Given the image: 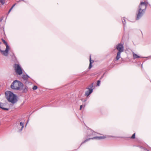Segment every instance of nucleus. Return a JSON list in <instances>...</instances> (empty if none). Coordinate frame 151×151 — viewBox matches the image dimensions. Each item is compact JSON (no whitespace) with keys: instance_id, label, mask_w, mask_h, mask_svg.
<instances>
[{"instance_id":"obj_1","label":"nucleus","mask_w":151,"mask_h":151,"mask_svg":"<svg viewBox=\"0 0 151 151\" xmlns=\"http://www.w3.org/2000/svg\"><path fill=\"white\" fill-rule=\"evenodd\" d=\"M147 4L148 3L146 2L142 1L140 2L136 12V20H139L142 17L145 12Z\"/></svg>"},{"instance_id":"obj_2","label":"nucleus","mask_w":151,"mask_h":151,"mask_svg":"<svg viewBox=\"0 0 151 151\" xmlns=\"http://www.w3.org/2000/svg\"><path fill=\"white\" fill-rule=\"evenodd\" d=\"M5 94L6 98L7 101L14 104L18 101V97L17 95L10 91H7L5 92Z\"/></svg>"},{"instance_id":"obj_3","label":"nucleus","mask_w":151,"mask_h":151,"mask_svg":"<svg viewBox=\"0 0 151 151\" xmlns=\"http://www.w3.org/2000/svg\"><path fill=\"white\" fill-rule=\"evenodd\" d=\"M23 86L24 85L21 82L15 80L12 83L10 87L13 90L21 91Z\"/></svg>"},{"instance_id":"obj_4","label":"nucleus","mask_w":151,"mask_h":151,"mask_svg":"<svg viewBox=\"0 0 151 151\" xmlns=\"http://www.w3.org/2000/svg\"><path fill=\"white\" fill-rule=\"evenodd\" d=\"M116 48L118 50L117 53V55L116 57L115 61L118 60L121 57V53L124 51V47L123 44L122 43L118 44L116 47Z\"/></svg>"},{"instance_id":"obj_5","label":"nucleus","mask_w":151,"mask_h":151,"mask_svg":"<svg viewBox=\"0 0 151 151\" xmlns=\"http://www.w3.org/2000/svg\"><path fill=\"white\" fill-rule=\"evenodd\" d=\"M14 67L17 74L21 75L23 73L22 69L19 64H15Z\"/></svg>"},{"instance_id":"obj_6","label":"nucleus","mask_w":151,"mask_h":151,"mask_svg":"<svg viewBox=\"0 0 151 151\" xmlns=\"http://www.w3.org/2000/svg\"><path fill=\"white\" fill-rule=\"evenodd\" d=\"M93 83H92L86 88V89H87L88 90L85 92L84 95L85 96L87 97L93 92Z\"/></svg>"},{"instance_id":"obj_7","label":"nucleus","mask_w":151,"mask_h":151,"mask_svg":"<svg viewBox=\"0 0 151 151\" xmlns=\"http://www.w3.org/2000/svg\"><path fill=\"white\" fill-rule=\"evenodd\" d=\"M106 137H107L106 136H99V137L96 136V137H94L89 138H88V139H86L83 142H82V143H81V145L80 146V147H80L83 144L85 143V142H87L89 140L91 139H96L99 140V139H104Z\"/></svg>"},{"instance_id":"obj_8","label":"nucleus","mask_w":151,"mask_h":151,"mask_svg":"<svg viewBox=\"0 0 151 151\" xmlns=\"http://www.w3.org/2000/svg\"><path fill=\"white\" fill-rule=\"evenodd\" d=\"M96 133V132L92 130L91 129H89L88 130L87 137H92L94 135H95Z\"/></svg>"},{"instance_id":"obj_9","label":"nucleus","mask_w":151,"mask_h":151,"mask_svg":"<svg viewBox=\"0 0 151 151\" xmlns=\"http://www.w3.org/2000/svg\"><path fill=\"white\" fill-rule=\"evenodd\" d=\"M24 127V124L23 122H21L20 123V124L17 125V128L19 130L18 132H21L23 128Z\"/></svg>"},{"instance_id":"obj_10","label":"nucleus","mask_w":151,"mask_h":151,"mask_svg":"<svg viewBox=\"0 0 151 151\" xmlns=\"http://www.w3.org/2000/svg\"><path fill=\"white\" fill-rule=\"evenodd\" d=\"M6 49L5 50L3 51L1 50V52H2L3 54L5 56L8 55V54L9 50V47H6Z\"/></svg>"},{"instance_id":"obj_11","label":"nucleus","mask_w":151,"mask_h":151,"mask_svg":"<svg viewBox=\"0 0 151 151\" xmlns=\"http://www.w3.org/2000/svg\"><path fill=\"white\" fill-rule=\"evenodd\" d=\"M22 78L23 79L24 81H26V82H27L28 78H30V77L26 73L25 74H23Z\"/></svg>"},{"instance_id":"obj_12","label":"nucleus","mask_w":151,"mask_h":151,"mask_svg":"<svg viewBox=\"0 0 151 151\" xmlns=\"http://www.w3.org/2000/svg\"><path fill=\"white\" fill-rule=\"evenodd\" d=\"M22 92L23 93H26L28 91V87L26 86H25L23 88H22Z\"/></svg>"},{"instance_id":"obj_13","label":"nucleus","mask_w":151,"mask_h":151,"mask_svg":"<svg viewBox=\"0 0 151 151\" xmlns=\"http://www.w3.org/2000/svg\"><path fill=\"white\" fill-rule=\"evenodd\" d=\"M93 62V60H91V55L90 56V63L89 66V68L91 69L92 67V63Z\"/></svg>"},{"instance_id":"obj_14","label":"nucleus","mask_w":151,"mask_h":151,"mask_svg":"<svg viewBox=\"0 0 151 151\" xmlns=\"http://www.w3.org/2000/svg\"><path fill=\"white\" fill-rule=\"evenodd\" d=\"M133 57L134 59H135L137 58H143V57H141L139 56L137 54L133 53ZM143 58H145V57H144Z\"/></svg>"},{"instance_id":"obj_15","label":"nucleus","mask_w":151,"mask_h":151,"mask_svg":"<svg viewBox=\"0 0 151 151\" xmlns=\"http://www.w3.org/2000/svg\"><path fill=\"white\" fill-rule=\"evenodd\" d=\"M1 40L6 45V47H9L7 43L5 40H4L3 38H1Z\"/></svg>"},{"instance_id":"obj_16","label":"nucleus","mask_w":151,"mask_h":151,"mask_svg":"<svg viewBox=\"0 0 151 151\" xmlns=\"http://www.w3.org/2000/svg\"><path fill=\"white\" fill-rule=\"evenodd\" d=\"M122 23H123V24L124 25V27L125 26V25L126 24V22L125 21V19L124 17L123 18V19H122Z\"/></svg>"},{"instance_id":"obj_17","label":"nucleus","mask_w":151,"mask_h":151,"mask_svg":"<svg viewBox=\"0 0 151 151\" xmlns=\"http://www.w3.org/2000/svg\"><path fill=\"white\" fill-rule=\"evenodd\" d=\"M12 58L14 60L15 63H17V60L16 59V58L15 56L14 55V54H13V55L12 56Z\"/></svg>"},{"instance_id":"obj_18","label":"nucleus","mask_w":151,"mask_h":151,"mask_svg":"<svg viewBox=\"0 0 151 151\" xmlns=\"http://www.w3.org/2000/svg\"><path fill=\"white\" fill-rule=\"evenodd\" d=\"M140 148L142 149V151H149L148 150L145 148V147H142L140 146L139 147Z\"/></svg>"},{"instance_id":"obj_19","label":"nucleus","mask_w":151,"mask_h":151,"mask_svg":"<svg viewBox=\"0 0 151 151\" xmlns=\"http://www.w3.org/2000/svg\"><path fill=\"white\" fill-rule=\"evenodd\" d=\"M108 137H117V138H125V137H115V136H108Z\"/></svg>"},{"instance_id":"obj_20","label":"nucleus","mask_w":151,"mask_h":151,"mask_svg":"<svg viewBox=\"0 0 151 151\" xmlns=\"http://www.w3.org/2000/svg\"><path fill=\"white\" fill-rule=\"evenodd\" d=\"M5 3V0H1V3L2 5H4Z\"/></svg>"},{"instance_id":"obj_21","label":"nucleus","mask_w":151,"mask_h":151,"mask_svg":"<svg viewBox=\"0 0 151 151\" xmlns=\"http://www.w3.org/2000/svg\"><path fill=\"white\" fill-rule=\"evenodd\" d=\"M37 86L35 85L34 86L33 88H32V89L34 90H35L37 89Z\"/></svg>"},{"instance_id":"obj_22","label":"nucleus","mask_w":151,"mask_h":151,"mask_svg":"<svg viewBox=\"0 0 151 151\" xmlns=\"http://www.w3.org/2000/svg\"><path fill=\"white\" fill-rule=\"evenodd\" d=\"M135 137V133H134L133 134L132 136L131 137V138L132 139H134Z\"/></svg>"},{"instance_id":"obj_23","label":"nucleus","mask_w":151,"mask_h":151,"mask_svg":"<svg viewBox=\"0 0 151 151\" xmlns=\"http://www.w3.org/2000/svg\"><path fill=\"white\" fill-rule=\"evenodd\" d=\"M100 82H101L100 80H98L97 81V86H99L100 85Z\"/></svg>"},{"instance_id":"obj_24","label":"nucleus","mask_w":151,"mask_h":151,"mask_svg":"<svg viewBox=\"0 0 151 151\" xmlns=\"http://www.w3.org/2000/svg\"><path fill=\"white\" fill-rule=\"evenodd\" d=\"M1 109L3 110L8 111L9 110V109L7 108H4V107H2L1 106Z\"/></svg>"},{"instance_id":"obj_25","label":"nucleus","mask_w":151,"mask_h":151,"mask_svg":"<svg viewBox=\"0 0 151 151\" xmlns=\"http://www.w3.org/2000/svg\"><path fill=\"white\" fill-rule=\"evenodd\" d=\"M105 73H104L103 74V75L101 77H100V80L102 78H103V77H104V75H105Z\"/></svg>"},{"instance_id":"obj_26","label":"nucleus","mask_w":151,"mask_h":151,"mask_svg":"<svg viewBox=\"0 0 151 151\" xmlns=\"http://www.w3.org/2000/svg\"><path fill=\"white\" fill-rule=\"evenodd\" d=\"M16 4V3L14 4L13 5V6H12V7L11 8L12 9L13 8V7L15 6Z\"/></svg>"},{"instance_id":"obj_27","label":"nucleus","mask_w":151,"mask_h":151,"mask_svg":"<svg viewBox=\"0 0 151 151\" xmlns=\"http://www.w3.org/2000/svg\"><path fill=\"white\" fill-rule=\"evenodd\" d=\"M82 107H83V106L82 105H81L80 106V110H81Z\"/></svg>"},{"instance_id":"obj_28","label":"nucleus","mask_w":151,"mask_h":151,"mask_svg":"<svg viewBox=\"0 0 151 151\" xmlns=\"http://www.w3.org/2000/svg\"><path fill=\"white\" fill-rule=\"evenodd\" d=\"M12 9L11 8L9 10V12H8V14H9L10 12L12 10Z\"/></svg>"},{"instance_id":"obj_29","label":"nucleus","mask_w":151,"mask_h":151,"mask_svg":"<svg viewBox=\"0 0 151 151\" xmlns=\"http://www.w3.org/2000/svg\"><path fill=\"white\" fill-rule=\"evenodd\" d=\"M3 17H1V20H0L1 22V21L3 20Z\"/></svg>"},{"instance_id":"obj_30","label":"nucleus","mask_w":151,"mask_h":151,"mask_svg":"<svg viewBox=\"0 0 151 151\" xmlns=\"http://www.w3.org/2000/svg\"><path fill=\"white\" fill-rule=\"evenodd\" d=\"M29 119H28V120H27V124H26V125H27V123H28V122H29Z\"/></svg>"},{"instance_id":"obj_31","label":"nucleus","mask_w":151,"mask_h":151,"mask_svg":"<svg viewBox=\"0 0 151 151\" xmlns=\"http://www.w3.org/2000/svg\"><path fill=\"white\" fill-rule=\"evenodd\" d=\"M86 101V100H84V101H83L85 102Z\"/></svg>"},{"instance_id":"obj_32","label":"nucleus","mask_w":151,"mask_h":151,"mask_svg":"<svg viewBox=\"0 0 151 151\" xmlns=\"http://www.w3.org/2000/svg\"><path fill=\"white\" fill-rule=\"evenodd\" d=\"M20 1H24V0H20Z\"/></svg>"},{"instance_id":"obj_33","label":"nucleus","mask_w":151,"mask_h":151,"mask_svg":"<svg viewBox=\"0 0 151 151\" xmlns=\"http://www.w3.org/2000/svg\"><path fill=\"white\" fill-rule=\"evenodd\" d=\"M149 57H150V58H151V55Z\"/></svg>"},{"instance_id":"obj_34","label":"nucleus","mask_w":151,"mask_h":151,"mask_svg":"<svg viewBox=\"0 0 151 151\" xmlns=\"http://www.w3.org/2000/svg\"><path fill=\"white\" fill-rule=\"evenodd\" d=\"M142 67V65H141Z\"/></svg>"}]
</instances>
